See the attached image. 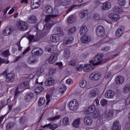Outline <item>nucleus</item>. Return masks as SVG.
I'll use <instances>...</instances> for the list:
<instances>
[{
	"label": "nucleus",
	"mask_w": 130,
	"mask_h": 130,
	"mask_svg": "<svg viewBox=\"0 0 130 130\" xmlns=\"http://www.w3.org/2000/svg\"><path fill=\"white\" fill-rule=\"evenodd\" d=\"M104 57V55L102 53L98 54L94 58V60H90L89 61V63L92 64L93 67L95 66H99L100 64H102V63H104L106 60L105 59H103Z\"/></svg>",
	"instance_id": "nucleus-1"
},
{
	"label": "nucleus",
	"mask_w": 130,
	"mask_h": 130,
	"mask_svg": "<svg viewBox=\"0 0 130 130\" xmlns=\"http://www.w3.org/2000/svg\"><path fill=\"white\" fill-rule=\"evenodd\" d=\"M17 26L21 31H26V30H27L28 28H29L28 23L22 20H18L17 22Z\"/></svg>",
	"instance_id": "nucleus-2"
},
{
	"label": "nucleus",
	"mask_w": 130,
	"mask_h": 130,
	"mask_svg": "<svg viewBox=\"0 0 130 130\" xmlns=\"http://www.w3.org/2000/svg\"><path fill=\"white\" fill-rule=\"evenodd\" d=\"M79 102L76 100H73L69 103V108L72 111H77L79 108Z\"/></svg>",
	"instance_id": "nucleus-3"
},
{
	"label": "nucleus",
	"mask_w": 130,
	"mask_h": 130,
	"mask_svg": "<svg viewBox=\"0 0 130 130\" xmlns=\"http://www.w3.org/2000/svg\"><path fill=\"white\" fill-rule=\"evenodd\" d=\"M72 4V1L68 0H55L54 5L55 7H60V6H69Z\"/></svg>",
	"instance_id": "nucleus-4"
},
{
	"label": "nucleus",
	"mask_w": 130,
	"mask_h": 130,
	"mask_svg": "<svg viewBox=\"0 0 130 130\" xmlns=\"http://www.w3.org/2000/svg\"><path fill=\"white\" fill-rule=\"evenodd\" d=\"M2 75H3V76H5V75H6V82H7V83H13V82H14L15 77L14 73H9L7 74V71H5Z\"/></svg>",
	"instance_id": "nucleus-5"
},
{
	"label": "nucleus",
	"mask_w": 130,
	"mask_h": 130,
	"mask_svg": "<svg viewBox=\"0 0 130 130\" xmlns=\"http://www.w3.org/2000/svg\"><path fill=\"white\" fill-rule=\"evenodd\" d=\"M96 35L99 37H103L105 35V29L102 25L96 27Z\"/></svg>",
	"instance_id": "nucleus-6"
},
{
	"label": "nucleus",
	"mask_w": 130,
	"mask_h": 130,
	"mask_svg": "<svg viewBox=\"0 0 130 130\" xmlns=\"http://www.w3.org/2000/svg\"><path fill=\"white\" fill-rule=\"evenodd\" d=\"M89 78L93 81H98V80L101 79V73L99 72H93L90 74Z\"/></svg>",
	"instance_id": "nucleus-7"
},
{
	"label": "nucleus",
	"mask_w": 130,
	"mask_h": 130,
	"mask_svg": "<svg viewBox=\"0 0 130 130\" xmlns=\"http://www.w3.org/2000/svg\"><path fill=\"white\" fill-rule=\"evenodd\" d=\"M95 110H96V106L93 105L84 110V113L87 115L92 114Z\"/></svg>",
	"instance_id": "nucleus-8"
},
{
	"label": "nucleus",
	"mask_w": 130,
	"mask_h": 130,
	"mask_svg": "<svg viewBox=\"0 0 130 130\" xmlns=\"http://www.w3.org/2000/svg\"><path fill=\"white\" fill-rule=\"evenodd\" d=\"M57 53L55 52L52 53L49 58V63H50V64L54 63V62L56 61V59H57Z\"/></svg>",
	"instance_id": "nucleus-9"
},
{
	"label": "nucleus",
	"mask_w": 130,
	"mask_h": 130,
	"mask_svg": "<svg viewBox=\"0 0 130 130\" xmlns=\"http://www.w3.org/2000/svg\"><path fill=\"white\" fill-rule=\"evenodd\" d=\"M27 61L29 64H34L36 62H38V58L33 55L28 57Z\"/></svg>",
	"instance_id": "nucleus-10"
},
{
	"label": "nucleus",
	"mask_w": 130,
	"mask_h": 130,
	"mask_svg": "<svg viewBox=\"0 0 130 130\" xmlns=\"http://www.w3.org/2000/svg\"><path fill=\"white\" fill-rule=\"evenodd\" d=\"M30 6L32 10L37 9L40 6V0H32L30 2Z\"/></svg>",
	"instance_id": "nucleus-11"
},
{
	"label": "nucleus",
	"mask_w": 130,
	"mask_h": 130,
	"mask_svg": "<svg viewBox=\"0 0 130 130\" xmlns=\"http://www.w3.org/2000/svg\"><path fill=\"white\" fill-rule=\"evenodd\" d=\"M31 53L34 55H36L37 56H40L43 53V50L40 48H36L31 51Z\"/></svg>",
	"instance_id": "nucleus-12"
},
{
	"label": "nucleus",
	"mask_w": 130,
	"mask_h": 130,
	"mask_svg": "<svg viewBox=\"0 0 130 130\" xmlns=\"http://www.w3.org/2000/svg\"><path fill=\"white\" fill-rule=\"evenodd\" d=\"M45 12L46 14H55L56 12V10L54 9L50 5L45 7L44 9Z\"/></svg>",
	"instance_id": "nucleus-13"
},
{
	"label": "nucleus",
	"mask_w": 130,
	"mask_h": 130,
	"mask_svg": "<svg viewBox=\"0 0 130 130\" xmlns=\"http://www.w3.org/2000/svg\"><path fill=\"white\" fill-rule=\"evenodd\" d=\"M81 42L83 44H88L89 42H91V37L88 35H85L81 38Z\"/></svg>",
	"instance_id": "nucleus-14"
},
{
	"label": "nucleus",
	"mask_w": 130,
	"mask_h": 130,
	"mask_svg": "<svg viewBox=\"0 0 130 130\" xmlns=\"http://www.w3.org/2000/svg\"><path fill=\"white\" fill-rule=\"evenodd\" d=\"M53 21H51L48 22L44 26V30L45 31H46V32L48 33V32H49V30L51 29V27L52 26H53L54 24Z\"/></svg>",
	"instance_id": "nucleus-15"
},
{
	"label": "nucleus",
	"mask_w": 130,
	"mask_h": 130,
	"mask_svg": "<svg viewBox=\"0 0 130 130\" xmlns=\"http://www.w3.org/2000/svg\"><path fill=\"white\" fill-rule=\"evenodd\" d=\"M54 79L52 78V77H50L45 82V84L46 86L49 87V86H52L54 85Z\"/></svg>",
	"instance_id": "nucleus-16"
},
{
	"label": "nucleus",
	"mask_w": 130,
	"mask_h": 130,
	"mask_svg": "<svg viewBox=\"0 0 130 130\" xmlns=\"http://www.w3.org/2000/svg\"><path fill=\"white\" fill-rule=\"evenodd\" d=\"M12 32H13V29H12L11 27H10V26H7L4 29L3 31V34L5 36H8V35H10V34H12Z\"/></svg>",
	"instance_id": "nucleus-17"
},
{
	"label": "nucleus",
	"mask_w": 130,
	"mask_h": 130,
	"mask_svg": "<svg viewBox=\"0 0 130 130\" xmlns=\"http://www.w3.org/2000/svg\"><path fill=\"white\" fill-rule=\"evenodd\" d=\"M29 86V82L28 81H25L22 82L19 85H18L17 87H19L20 90L21 89H28Z\"/></svg>",
	"instance_id": "nucleus-18"
},
{
	"label": "nucleus",
	"mask_w": 130,
	"mask_h": 130,
	"mask_svg": "<svg viewBox=\"0 0 130 130\" xmlns=\"http://www.w3.org/2000/svg\"><path fill=\"white\" fill-rule=\"evenodd\" d=\"M109 17L110 18V19H111L112 21H114L115 22H117V21H119L120 18L119 15L113 13L110 14Z\"/></svg>",
	"instance_id": "nucleus-19"
},
{
	"label": "nucleus",
	"mask_w": 130,
	"mask_h": 130,
	"mask_svg": "<svg viewBox=\"0 0 130 130\" xmlns=\"http://www.w3.org/2000/svg\"><path fill=\"white\" fill-rule=\"evenodd\" d=\"M27 20L28 23H30V24H35V23H37V21H38L37 17L35 15L29 16Z\"/></svg>",
	"instance_id": "nucleus-20"
},
{
	"label": "nucleus",
	"mask_w": 130,
	"mask_h": 130,
	"mask_svg": "<svg viewBox=\"0 0 130 130\" xmlns=\"http://www.w3.org/2000/svg\"><path fill=\"white\" fill-rule=\"evenodd\" d=\"M103 6L102 9L104 10V11H107L109 10V9H111V3L110 2H105L103 4Z\"/></svg>",
	"instance_id": "nucleus-21"
},
{
	"label": "nucleus",
	"mask_w": 130,
	"mask_h": 130,
	"mask_svg": "<svg viewBox=\"0 0 130 130\" xmlns=\"http://www.w3.org/2000/svg\"><path fill=\"white\" fill-rule=\"evenodd\" d=\"M116 83L117 85H121L124 82V78L121 75H118L115 79Z\"/></svg>",
	"instance_id": "nucleus-22"
},
{
	"label": "nucleus",
	"mask_w": 130,
	"mask_h": 130,
	"mask_svg": "<svg viewBox=\"0 0 130 130\" xmlns=\"http://www.w3.org/2000/svg\"><path fill=\"white\" fill-rule=\"evenodd\" d=\"M114 96V92L112 90H108L105 94L106 98L110 99Z\"/></svg>",
	"instance_id": "nucleus-23"
},
{
	"label": "nucleus",
	"mask_w": 130,
	"mask_h": 130,
	"mask_svg": "<svg viewBox=\"0 0 130 130\" xmlns=\"http://www.w3.org/2000/svg\"><path fill=\"white\" fill-rule=\"evenodd\" d=\"M41 127H43V128H45V127H49L50 129L54 130L57 128V125H56V124H51L50 123H49L44 126H42Z\"/></svg>",
	"instance_id": "nucleus-24"
},
{
	"label": "nucleus",
	"mask_w": 130,
	"mask_h": 130,
	"mask_svg": "<svg viewBox=\"0 0 130 130\" xmlns=\"http://www.w3.org/2000/svg\"><path fill=\"white\" fill-rule=\"evenodd\" d=\"M98 94V89L93 88L90 90L89 92V97L93 98V97H96Z\"/></svg>",
	"instance_id": "nucleus-25"
},
{
	"label": "nucleus",
	"mask_w": 130,
	"mask_h": 130,
	"mask_svg": "<svg viewBox=\"0 0 130 130\" xmlns=\"http://www.w3.org/2000/svg\"><path fill=\"white\" fill-rule=\"evenodd\" d=\"M84 123L86 125H91L92 124V118L90 116H86L84 119Z\"/></svg>",
	"instance_id": "nucleus-26"
},
{
	"label": "nucleus",
	"mask_w": 130,
	"mask_h": 130,
	"mask_svg": "<svg viewBox=\"0 0 130 130\" xmlns=\"http://www.w3.org/2000/svg\"><path fill=\"white\" fill-rule=\"evenodd\" d=\"M50 39L52 42H58L60 39V37L56 34H53L51 36Z\"/></svg>",
	"instance_id": "nucleus-27"
},
{
	"label": "nucleus",
	"mask_w": 130,
	"mask_h": 130,
	"mask_svg": "<svg viewBox=\"0 0 130 130\" xmlns=\"http://www.w3.org/2000/svg\"><path fill=\"white\" fill-rule=\"evenodd\" d=\"M113 12L114 13H118L119 14H120V13L122 12V7H121V6H115L113 9Z\"/></svg>",
	"instance_id": "nucleus-28"
},
{
	"label": "nucleus",
	"mask_w": 130,
	"mask_h": 130,
	"mask_svg": "<svg viewBox=\"0 0 130 130\" xmlns=\"http://www.w3.org/2000/svg\"><path fill=\"white\" fill-rule=\"evenodd\" d=\"M91 70H93V68H92V64H87L85 65L83 67V71L84 72H90Z\"/></svg>",
	"instance_id": "nucleus-29"
},
{
	"label": "nucleus",
	"mask_w": 130,
	"mask_h": 130,
	"mask_svg": "<svg viewBox=\"0 0 130 130\" xmlns=\"http://www.w3.org/2000/svg\"><path fill=\"white\" fill-rule=\"evenodd\" d=\"M88 32V29H87V26L84 25L82 26L80 30V34L81 35H85Z\"/></svg>",
	"instance_id": "nucleus-30"
},
{
	"label": "nucleus",
	"mask_w": 130,
	"mask_h": 130,
	"mask_svg": "<svg viewBox=\"0 0 130 130\" xmlns=\"http://www.w3.org/2000/svg\"><path fill=\"white\" fill-rule=\"evenodd\" d=\"M74 42V37H69L66 39V40L64 41V44H71L73 43Z\"/></svg>",
	"instance_id": "nucleus-31"
},
{
	"label": "nucleus",
	"mask_w": 130,
	"mask_h": 130,
	"mask_svg": "<svg viewBox=\"0 0 130 130\" xmlns=\"http://www.w3.org/2000/svg\"><path fill=\"white\" fill-rule=\"evenodd\" d=\"M34 97V94L33 92H28L25 96V100H27V101H30Z\"/></svg>",
	"instance_id": "nucleus-32"
},
{
	"label": "nucleus",
	"mask_w": 130,
	"mask_h": 130,
	"mask_svg": "<svg viewBox=\"0 0 130 130\" xmlns=\"http://www.w3.org/2000/svg\"><path fill=\"white\" fill-rule=\"evenodd\" d=\"M84 5L83 4H80V5H72L71 7H70L68 10L66 12V14H68V13H70V12H72L73 9H77L78 7H83Z\"/></svg>",
	"instance_id": "nucleus-33"
},
{
	"label": "nucleus",
	"mask_w": 130,
	"mask_h": 130,
	"mask_svg": "<svg viewBox=\"0 0 130 130\" xmlns=\"http://www.w3.org/2000/svg\"><path fill=\"white\" fill-rule=\"evenodd\" d=\"M27 39H28L29 41H33L34 39V41H38L39 38L37 36H34V35H29L27 37Z\"/></svg>",
	"instance_id": "nucleus-34"
},
{
	"label": "nucleus",
	"mask_w": 130,
	"mask_h": 130,
	"mask_svg": "<svg viewBox=\"0 0 130 130\" xmlns=\"http://www.w3.org/2000/svg\"><path fill=\"white\" fill-rule=\"evenodd\" d=\"M64 35V34L63 33L62 29L61 27H58L57 28V34H56V35H58L59 37H62Z\"/></svg>",
	"instance_id": "nucleus-35"
},
{
	"label": "nucleus",
	"mask_w": 130,
	"mask_h": 130,
	"mask_svg": "<svg viewBox=\"0 0 130 130\" xmlns=\"http://www.w3.org/2000/svg\"><path fill=\"white\" fill-rule=\"evenodd\" d=\"M76 21V18L74 15H71L68 18V24H73Z\"/></svg>",
	"instance_id": "nucleus-36"
},
{
	"label": "nucleus",
	"mask_w": 130,
	"mask_h": 130,
	"mask_svg": "<svg viewBox=\"0 0 130 130\" xmlns=\"http://www.w3.org/2000/svg\"><path fill=\"white\" fill-rule=\"evenodd\" d=\"M116 127H118V129H119L120 126V124L119 123V121H118V120H116L113 124V127L112 128H114V129H115Z\"/></svg>",
	"instance_id": "nucleus-37"
},
{
	"label": "nucleus",
	"mask_w": 130,
	"mask_h": 130,
	"mask_svg": "<svg viewBox=\"0 0 130 130\" xmlns=\"http://www.w3.org/2000/svg\"><path fill=\"white\" fill-rule=\"evenodd\" d=\"M130 90V84H126L123 87V92L125 94L128 93Z\"/></svg>",
	"instance_id": "nucleus-38"
},
{
	"label": "nucleus",
	"mask_w": 130,
	"mask_h": 130,
	"mask_svg": "<svg viewBox=\"0 0 130 130\" xmlns=\"http://www.w3.org/2000/svg\"><path fill=\"white\" fill-rule=\"evenodd\" d=\"M23 91L24 90H20V88H19V86H17L15 92L14 99H17L18 98L19 93H21V92H23Z\"/></svg>",
	"instance_id": "nucleus-39"
},
{
	"label": "nucleus",
	"mask_w": 130,
	"mask_h": 130,
	"mask_svg": "<svg viewBox=\"0 0 130 130\" xmlns=\"http://www.w3.org/2000/svg\"><path fill=\"white\" fill-rule=\"evenodd\" d=\"M14 125H15V124L13 123V122H9L6 125V129L7 130H11L14 127Z\"/></svg>",
	"instance_id": "nucleus-40"
},
{
	"label": "nucleus",
	"mask_w": 130,
	"mask_h": 130,
	"mask_svg": "<svg viewBox=\"0 0 130 130\" xmlns=\"http://www.w3.org/2000/svg\"><path fill=\"white\" fill-rule=\"evenodd\" d=\"M87 14H88V10H84L79 13V16L80 18H84L86 16H87Z\"/></svg>",
	"instance_id": "nucleus-41"
},
{
	"label": "nucleus",
	"mask_w": 130,
	"mask_h": 130,
	"mask_svg": "<svg viewBox=\"0 0 130 130\" xmlns=\"http://www.w3.org/2000/svg\"><path fill=\"white\" fill-rule=\"evenodd\" d=\"M100 116V111H93L92 113V118H98Z\"/></svg>",
	"instance_id": "nucleus-42"
},
{
	"label": "nucleus",
	"mask_w": 130,
	"mask_h": 130,
	"mask_svg": "<svg viewBox=\"0 0 130 130\" xmlns=\"http://www.w3.org/2000/svg\"><path fill=\"white\" fill-rule=\"evenodd\" d=\"M44 90V88H43V87H42V86H38L36 88L35 93L36 94H39V93H41V92H42V91H43Z\"/></svg>",
	"instance_id": "nucleus-43"
},
{
	"label": "nucleus",
	"mask_w": 130,
	"mask_h": 130,
	"mask_svg": "<svg viewBox=\"0 0 130 130\" xmlns=\"http://www.w3.org/2000/svg\"><path fill=\"white\" fill-rule=\"evenodd\" d=\"M46 50H47L48 52H50L51 53L53 52V46H51V45L46 46Z\"/></svg>",
	"instance_id": "nucleus-44"
},
{
	"label": "nucleus",
	"mask_w": 130,
	"mask_h": 130,
	"mask_svg": "<svg viewBox=\"0 0 130 130\" xmlns=\"http://www.w3.org/2000/svg\"><path fill=\"white\" fill-rule=\"evenodd\" d=\"M105 116L107 118H110L113 116V111L110 110L108 112L106 113Z\"/></svg>",
	"instance_id": "nucleus-45"
},
{
	"label": "nucleus",
	"mask_w": 130,
	"mask_h": 130,
	"mask_svg": "<svg viewBox=\"0 0 130 130\" xmlns=\"http://www.w3.org/2000/svg\"><path fill=\"white\" fill-rule=\"evenodd\" d=\"M76 30L77 28H76L75 26H73L68 30V34H69V35H72L73 33L76 32Z\"/></svg>",
	"instance_id": "nucleus-46"
},
{
	"label": "nucleus",
	"mask_w": 130,
	"mask_h": 130,
	"mask_svg": "<svg viewBox=\"0 0 130 130\" xmlns=\"http://www.w3.org/2000/svg\"><path fill=\"white\" fill-rule=\"evenodd\" d=\"M122 33H123V30L121 28H119L116 31V36L120 37L122 35Z\"/></svg>",
	"instance_id": "nucleus-47"
},
{
	"label": "nucleus",
	"mask_w": 130,
	"mask_h": 130,
	"mask_svg": "<svg viewBox=\"0 0 130 130\" xmlns=\"http://www.w3.org/2000/svg\"><path fill=\"white\" fill-rule=\"evenodd\" d=\"M73 125L74 127H79L80 125V119L75 120L73 123Z\"/></svg>",
	"instance_id": "nucleus-48"
},
{
	"label": "nucleus",
	"mask_w": 130,
	"mask_h": 130,
	"mask_svg": "<svg viewBox=\"0 0 130 130\" xmlns=\"http://www.w3.org/2000/svg\"><path fill=\"white\" fill-rule=\"evenodd\" d=\"M66 90H67V87L66 86V85H62L60 87L59 92L61 93V94H63V93H64V92L66 91Z\"/></svg>",
	"instance_id": "nucleus-49"
},
{
	"label": "nucleus",
	"mask_w": 130,
	"mask_h": 130,
	"mask_svg": "<svg viewBox=\"0 0 130 130\" xmlns=\"http://www.w3.org/2000/svg\"><path fill=\"white\" fill-rule=\"evenodd\" d=\"M69 121H70V119L68 117H64L62 120V123L64 124V125H68Z\"/></svg>",
	"instance_id": "nucleus-50"
},
{
	"label": "nucleus",
	"mask_w": 130,
	"mask_h": 130,
	"mask_svg": "<svg viewBox=\"0 0 130 130\" xmlns=\"http://www.w3.org/2000/svg\"><path fill=\"white\" fill-rule=\"evenodd\" d=\"M79 86L81 88H85V87L87 86V81H86V80L81 81L79 83Z\"/></svg>",
	"instance_id": "nucleus-51"
},
{
	"label": "nucleus",
	"mask_w": 130,
	"mask_h": 130,
	"mask_svg": "<svg viewBox=\"0 0 130 130\" xmlns=\"http://www.w3.org/2000/svg\"><path fill=\"white\" fill-rule=\"evenodd\" d=\"M70 50L68 49H66L64 51V56L66 58H68V57H70Z\"/></svg>",
	"instance_id": "nucleus-52"
},
{
	"label": "nucleus",
	"mask_w": 130,
	"mask_h": 130,
	"mask_svg": "<svg viewBox=\"0 0 130 130\" xmlns=\"http://www.w3.org/2000/svg\"><path fill=\"white\" fill-rule=\"evenodd\" d=\"M126 3V1L125 0H118L117 4L119 5V6H125V4Z\"/></svg>",
	"instance_id": "nucleus-53"
},
{
	"label": "nucleus",
	"mask_w": 130,
	"mask_h": 130,
	"mask_svg": "<svg viewBox=\"0 0 130 130\" xmlns=\"http://www.w3.org/2000/svg\"><path fill=\"white\" fill-rule=\"evenodd\" d=\"M60 118V115L55 116L54 117L49 118L48 119L49 121H53V120H56V119H59Z\"/></svg>",
	"instance_id": "nucleus-54"
},
{
	"label": "nucleus",
	"mask_w": 130,
	"mask_h": 130,
	"mask_svg": "<svg viewBox=\"0 0 130 130\" xmlns=\"http://www.w3.org/2000/svg\"><path fill=\"white\" fill-rule=\"evenodd\" d=\"M1 55L5 57H8L10 55V52H9V50H6L2 53Z\"/></svg>",
	"instance_id": "nucleus-55"
},
{
	"label": "nucleus",
	"mask_w": 130,
	"mask_h": 130,
	"mask_svg": "<svg viewBox=\"0 0 130 130\" xmlns=\"http://www.w3.org/2000/svg\"><path fill=\"white\" fill-rule=\"evenodd\" d=\"M44 103H45V99H44L43 98H41L38 102L39 105H40V106H41L43 105V104H44Z\"/></svg>",
	"instance_id": "nucleus-56"
},
{
	"label": "nucleus",
	"mask_w": 130,
	"mask_h": 130,
	"mask_svg": "<svg viewBox=\"0 0 130 130\" xmlns=\"http://www.w3.org/2000/svg\"><path fill=\"white\" fill-rule=\"evenodd\" d=\"M108 104V102H107V100L105 99H103L101 101V104L102 106H105L106 105H107Z\"/></svg>",
	"instance_id": "nucleus-57"
},
{
	"label": "nucleus",
	"mask_w": 130,
	"mask_h": 130,
	"mask_svg": "<svg viewBox=\"0 0 130 130\" xmlns=\"http://www.w3.org/2000/svg\"><path fill=\"white\" fill-rule=\"evenodd\" d=\"M10 61L8 60H5V59H3L0 58V66H2V63H9Z\"/></svg>",
	"instance_id": "nucleus-58"
},
{
	"label": "nucleus",
	"mask_w": 130,
	"mask_h": 130,
	"mask_svg": "<svg viewBox=\"0 0 130 130\" xmlns=\"http://www.w3.org/2000/svg\"><path fill=\"white\" fill-rule=\"evenodd\" d=\"M112 76V73L110 72H108L105 76V79L107 80H108V79H110L111 78V76Z\"/></svg>",
	"instance_id": "nucleus-59"
},
{
	"label": "nucleus",
	"mask_w": 130,
	"mask_h": 130,
	"mask_svg": "<svg viewBox=\"0 0 130 130\" xmlns=\"http://www.w3.org/2000/svg\"><path fill=\"white\" fill-rule=\"evenodd\" d=\"M93 20H100V15L98 14H95L93 15Z\"/></svg>",
	"instance_id": "nucleus-60"
},
{
	"label": "nucleus",
	"mask_w": 130,
	"mask_h": 130,
	"mask_svg": "<svg viewBox=\"0 0 130 130\" xmlns=\"http://www.w3.org/2000/svg\"><path fill=\"white\" fill-rule=\"evenodd\" d=\"M46 98L47 100L46 105H48V104H49V102H50V94H47Z\"/></svg>",
	"instance_id": "nucleus-61"
},
{
	"label": "nucleus",
	"mask_w": 130,
	"mask_h": 130,
	"mask_svg": "<svg viewBox=\"0 0 130 130\" xmlns=\"http://www.w3.org/2000/svg\"><path fill=\"white\" fill-rule=\"evenodd\" d=\"M50 19H51V16H50V15H48V16H46L45 21L46 22H48V23H49V22L51 21H50Z\"/></svg>",
	"instance_id": "nucleus-62"
},
{
	"label": "nucleus",
	"mask_w": 130,
	"mask_h": 130,
	"mask_svg": "<svg viewBox=\"0 0 130 130\" xmlns=\"http://www.w3.org/2000/svg\"><path fill=\"white\" fill-rule=\"evenodd\" d=\"M73 83H74V81L71 79H68L66 81V83H67L68 85H72Z\"/></svg>",
	"instance_id": "nucleus-63"
},
{
	"label": "nucleus",
	"mask_w": 130,
	"mask_h": 130,
	"mask_svg": "<svg viewBox=\"0 0 130 130\" xmlns=\"http://www.w3.org/2000/svg\"><path fill=\"white\" fill-rule=\"evenodd\" d=\"M125 127L126 129L130 130V124H129V123H127L126 124H125Z\"/></svg>",
	"instance_id": "nucleus-64"
}]
</instances>
